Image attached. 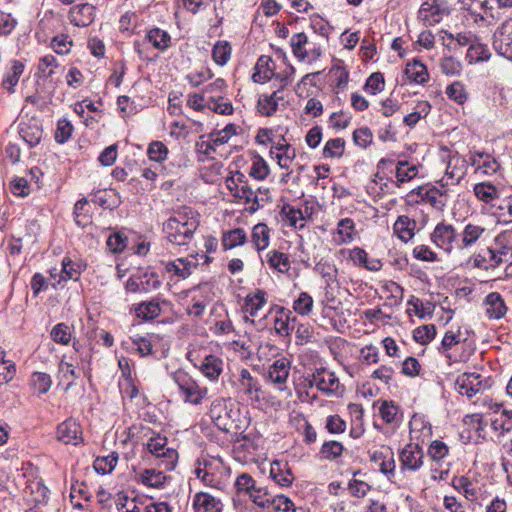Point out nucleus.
<instances>
[{"label":"nucleus","instance_id":"obj_1","mask_svg":"<svg viewBox=\"0 0 512 512\" xmlns=\"http://www.w3.org/2000/svg\"><path fill=\"white\" fill-rule=\"evenodd\" d=\"M199 226V219L195 212L184 209L174 213L164 224L163 231L169 242L176 245H185Z\"/></svg>","mask_w":512,"mask_h":512},{"label":"nucleus","instance_id":"obj_2","mask_svg":"<svg viewBox=\"0 0 512 512\" xmlns=\"http://www.w3.org/2000/svg\"><path fill=\"white\" fill-rule=\"evenodd\" d=\"M171 378L177 385L179 394L185 403L197 406L206 399L208 388L206 386H200L198 382L184 370L179 369L173 372Z\"/></svg>","mask_w":512,"mask_h":512},{"label":"nucleus","instance_id":"obj_3","mask_svg":"<svg viewBox=\"0 0 512 512\" xmlns=\"http://www.w3.org/2000/svg\"><path fill=\"white\" fill-rule=\"evenodd\" d=\"M430 240L437 248L449 255L458 249L459 233L452 224L441 221L431 232Z\"/></svg>","mask_w":512,"mask_h":512},{"label":"nucleus","instance_id":"obj_4","mask_svg":"<svg viewBox=\"0 0 512 512\" xmlns=\"http://www.w3.org/2000/svg\"><path fill=\"white\" fill-rule=\"evenodd\" d=\"M233 403L229 399L217 398L212 401L209 416L223 432H229L233 423Z\"/></svg>","mask_w":512,"mask_h":512},{"label":"nucleus","instance_id":"obj_5","mask_svg":"<svg viewBox=\"0 0 512 512\" xmlns=\"http://www.w3.org/2000/svg\"><path fill=\"white\" fill-rule=\"evenodd\" d=\"M450 14L449 6L445 0H425L418 11V19L425 26H434Z\"/></svg>","mask_w":512,"mask_h":512},{"label":"nucleus","instance_id":"obj_6","mask_svg":"<svg viewBox=\"0 0 512 512\" xmlns=\"http://www.w3.org/2000/svg\"><path fill=\"white\" fill-rule=\"evenodd\" d=\"M493 47L499 55L512 60V20L505 21L495 31Z\"/></svg>","mask_w":512,"mask_h":512},{"label":"nucleus","instance_id":"obj_7","mask_svg":"<svg viewBox=\"0 0 512 512\" xmlns=\"http://www.w3.org/2000/svg\"><path fill=\"white\" fill-rule=\"evenodd\" d=\"M455 386L459 394L471 398L483 391L486 388V383L480 374L462 373L457 377Z\"/></svg>","mask_w":512,"mask_h":512},{"label":"nucleus","instance_id":"obj_8","mask_svg":"<svg viewBox=\"0 0 512 512\" xmlns=\"http://www.w3.org/2000/svg\"><path fill=\"white\" fill-rule=\"evenodd\" d=\"M487 234L488 230L485 226L474 222L466 223L461 233H459L458 250H464L473 247L481 239H484Z\"/></svg>","mask_w":512,"mask_h":512},{"label":"nucleus","instance_id":"obj_9","mask_svg":"<svg viewBox=\"0 0 512 512\" xmlns=\"http://www.w3.org/2000/svg\"><path fill=\"white\" fill-rule=\"evenodd\" d=\"M401 470L417 471L423 465L424 451L418 443L407 444L400 452Z\"/></svg>","mask_w":512,"mask_h":512},{"label":"nucleus","instance_id":"obj_10","mask_svg":"<svg viewBox=\"0 0 512 512\" xmlns=\"http://www.w3.org/2000/svg\"><path fill=\"white\" fill-rule=\"evenodd\" d=\"M314 383L318 390L326 395H339L341 384L334 372L320 368L314 372Z\"/></svg>","mask_w":512,"mask_h":512},{"label":"nucleus","instance_id":"obj_11","mask_svg":"<svg viewBox=\"0 0 512 512\" xmlns=\"http://www.w3.org/2000/svg\"><path fill=\"white\" fill-rule=\"evenodd\" d=\"M502 263L503 258H501L490 247H488L484 251L474 253L468 260V264H470L473 268L485 271L495 269L499 267Z\"/></svg>","mask_w":512,"mask_h":512},{"label":"nucleus","instance_id":"obj_12","mask_svg":"<svg viewBox=\"0 0 512 512\" xmlns=\"http://www.w3.org/2000/svg\"><path fill=\"white\" fill-rule=\"evenodd\" d=\"M237 180L240 184V191L236 198L243 200L247 204H251L247 210L251 214L255 213L260 207H262L264 198L258 196L257 191L248 183L245 175H239Z\"/></svg>","mask_w":512,"mask_h":512},{"label":"nucleus","instance_id":"obj_13","mask_svg":"<svg viewBox=\"0 0 512 512\" xmlns=\"http://www.w3.org/2000/svg\"><path fill=\"white\" fill-rule=\"evenodd\" d=\"M291 362L285 358L275 360L268 369L269 380L283 390L290 374Z\"/></svg>","mask_w":512,"mask_h":512},{"label":"nucleus","instance_id":"obj_14","mask_svg":"<svg viewBox=\"0 0 512 512\" xmlns=\"http://www.w3.org/2000/svg\"><path fill=\"white\" fill-rule=\"evenodd\" d=\"M57 439L64 444L77 445L83 441L80 425L73 419H68L57 428Z\"/></svg>","mask_w":512,"mask_h":512},{"label":"nucleus","instance_id":"obj_15","mask_svg":"<svg viewBox=\"0 0 512 512\" xmlns=\"http://www.w3.org/2000/svg\"><path fill=\"white\" fill-rule=\"evenodd\" d=\"M95 17V7L92 4L84 3L73 6L69 11L70 22L77 27L89 26Z\"/></svg>","mask_w":512,"mask_h":512},{"label":"nucleus","instance_id":"obj_16","mask_svg":"<svg viewBox=\"0 0 512 512\" xmlns=\"http://www.w3.org/2000/svg\"><path fill=\"white\" fill-rule=\"evenodd\" d=\"M192 506L195 512H221L223 504L220 499L206 492L194 495Z\"/></svg>","mask_w":512,"mask_h":512},{"label":"nucleus","instance_id":"obj_17","mask_svg":"<svg viewBox=\"0 0 512 512\" xmlns=\"http://www.w3.org/2000/svg\"><path fill=\"white\" fill-rule=\"evenodd\" d=\"M238 388L240 393L247 395L251 400H259V392L261 391L259 381L245 368L240 371Z\"/></svg>","mask_w":512,"mask_h":512},{"label":"nucleus","instance_id":"obj_18","mask_svg":"<svg viewBox=\"0 0 512 512\" xmlns=\"http://www.w3.org/2000/svg\"><path fill=\"white\" fill-rule=\"evenodd\" d=\"M486 315L490 319H500L507 313L504 299L498 292L489 293L484 300Z\"/></svg>","mask_w":512,"mask_h":512},{"label":"nucleus","instance_id":"obj_19","mask_svg":"<svg viewBox=\"0 0 512 512\" xmlns=\"http://www.w3.org/2000/svg\"><path fill=\"white\" fill-rule=\"evenodd\" d=\"M270 477L281 487H288L293 482V474L285 461L275 460L270 465Z\"/></svg>","mask_w":512,"mask_h":512},{"label":"nucleus","instance_id":"obj_20","mask_svg":"<svg viewBox=\"0 0 512 512\" xmlns=\"http://www.w3.org/2000/svg\"><path fill=\"white\" fill-rule=\"evenodd\" d=\"M416 226L414 219L406 215H400L393 225V231L401 241L407 243L414 237Z\"/></svg>","mask_w":512,"mask_h":512},{"label":"nucleus","instance_id":"obj_21","mask_svg":"<svg viewBox=\"0 0 512 512\" xmlns=\"http://www.w3.org/2000/svg\"><path fill=\"white\" fill-rule=\"evenodd\" d=\"M19 135L30 147H34L40 143L43 130L36 121L29 120L20 123Z\"/></svg>","mask_w":512,"mask_h":512},{"label":"nucleus","instance_id":"obj_22","mask_svg":"<svg viewBox=\"0 0 512 512\" xmlns=\"http://www.w3.org/2000/svg\"><path fill=\"white\" fill-rule=\"evenodd\" d=\"M280 101H283L281 90L274 91L270 95L262 94L257 102L258 112L263 116H272L277 111Z\"/></svg>","mask_w":512,"mask_h":512},{"label":"nucleus","instance_id":"obj_23","mask_svg":"<svg viewBox=\"0 0 512 512\" xmlns=\"http://www.w3.org/2000/svg\"><path fill=\"white\" fill-rule=\"evenodd\" d=\"M85 265L81 262H74L69 257H64L62 260V270L59 273V280L53 286L60 285L62 282L68 280H78Z\"/></svg>","mask_w":512,"mask_h":512},{"label":"nucleus","instance_id":"obj_24","mask_svg":"<svg viewBox=\"0 0 512 512\" xmlns=\"http://www.w3.org/2000/svg\"><path fill=\"white\" fill-rule=\"evenodd\" d=\"M165 270L169 273H173L175 276L186 279L192 274L193 269L196 268L197 264L187 258H178L174 261L162 262Z\"/></svg>","mask_w":512,"mask_h":512},{"label":"nucleus","instance_id":"obj_25","mask_svg":"<svg viewBox=\"0 0 512 512\" xmlns=\"http://www.w3.org/2000/svg\"><path fill=\"white\" fill-rule=\"evenodd\" d=\"M36 69L40 77L53 82L54 75L57 74L59 69L63 70V67H61L58 59L54 55L47 54L39 59Z\"/></svg>","mask_w":512,"mask_h":512},{"label":"nucleus","instance_id":"obj_26","mask_svg":"<svg viewBox=\"0 0 512 512\" xmlns=\"http://www.w3.org/2000/svg\"><path fill=\"white\" fill-rule=\"evenodd\" d=\"M136 480L145 486L160 489L164 487L167 476L163 472L151 468L139 472L136 475Z\"/></svg>","mask_w":512,"mask_h":512},{"label":"nucleus","instance_id":"obj_27","mask_svg":"<svg viewBox=\"0 0 512 512\" xmlns=\"http://www.w3.org/2000/svg\"><path fill=\"white\" fill-rule=\"evenodd\" d=\"M152 435L149 437L147 442V448L149 452L156 457H169L174 458L176 451L173 449L166 448L167 439L160 434L151 432Z\"/></svg>","mask_w":512,"mask_h":512},{"label":"nucleus","instance_id":"obj_28","mask_svg":"<svg viewBox=\"0 0 512 512\" xmlns=\"http://www.w3.org/2000/svg\"><path fill=\"white\" fill-rule=\"evenodd\" d=\"M24 64L19 60H12L11 67L4 75L1 86L3 89L7 90L9 93L15 92V87L17 86L21 75L24 72Z\"/></svg>","mask_w":512,"mask_h":512},{"label":"nucleus","instance_id":"obj_29","mask_svg":"<svg viewBox=\"0 0 512 512\" xmlns=\"http://www.w3.org/2000/svg\"><path fill=\"white\" fill-rule=\"evenodd\" d=\"M421 200L437 210H442L447 204L446 192L441 191L436 187L429 189H421L419 191Z\"/></svg>","mask_w":512,"mask_h":512},{"label":"nucleus","instance_id":"obj_30","mask_svg":"<svg viewBox=\"0 0 512 512\" xmlns=\"http://www.w3.org/2000/svg\"><path fill=\"white\" fill-rule=\"evenodd\" d=\"M248 240L247 234L243 228H235L223 232L221 244L223 250H231L244 245Z\"/></svg>","mask_w":512,"mask_h":512},{"label":"nucleus","instance_id":"obj_31","mask_svg":"<svg viewBox=\"0 0 512 512\" xmlns=\"http://www.w3.org/2000/svg\"><path fill=\"white\" fill-rule=\"evenodd\" d=\"M404 73L411 82L416 84H424L429 79L426 66L417 59L407 63Z\"/></svg>","mask_w":512,"mask_h":512},{"label":"nucleus","instance_id":"obj_32","mask_svg":"<svg viewBox=\"0 0 512 512\" xmlns=\"http://www.w3.org/2000/svg\"><path fill=\"white\" fill-rule=\"evenodd\" d=\"M270 228L265 223H258L252 228L251 242L257 251L265 250L270 244Z\"/></svg>","mask_w":512,"mask_h":512},{"label":"nucleus","instance_id":"obj_33","mask_svg":"<svg viewBox=\"0 0 512 512\" xmlns=\"http://www.w3.org/2000/svg\"><path fill=\"white\" fill-rule=\"evenodd\" d=\"M222 366L223 362L220 358L214 355H208L203 359L200 365V371L210 381H216L222 373Z\"/></svg>","mask_w":512,"mask_h":512},{"label":"nucleus","instance_id":"obj_34","mask_svg":"<svg viewBox=\"0 0 512 512\" xmlns=\"http://www.w3.org/2000/svg\"><path fill=\"white\" fill-rule=\"evenodd\" d=\"M266 293L263 290H256L245 298L244 310L250 316L255 317L259 311L266 305Z\"/></svg>","mask_w":512,"mask_h":512},{"label":"nucleus","instance_id":"obj_35","mask_svg":"<svg viewBox=\"0 0 512 512\" xmlns=\"http://www.w3.org/2000/svg\"><path fill=\"white\" fill-rule=\"evenodd\" d=\"M266 262L271 269L280 273H287L291 266L289 256L277 250H271L266 254Z\"/></svg>","mask_w":512,"mask_h":512},{"label":"nucleus","instance_id":"obj_36","mask_svg":"<svg viewBox=\"0 0 512 512\" xmlns=\"http://www.w3.org/2000/svg\"><path fill=\"white\" fill-rule=\"evenodd\" d=\"M377 403L380 404L378 408L379 415L386 424H394L400 422V410L393 401L382 400L378 401Z\"/></svg>","mask_w":512,"mask_h":512},{"label":"nucleus","instance_id":"obj_37","mask_svg":"<svg viewBox=\"0 0 512 512\" xmlns=\"http://www.w3.org/2000/svg\"><path fill=\"white\" fill-rule=\"evenodd\" d=\"M474 195L481 202L491 203L499 197V191L496 186L490 182L477 183L473 187Z\"/></svg>","mask_w":512,"mask_h":512},{"label":"nucleus","instance_id":"obj_38","mask_svg":"<svg viewBox=\"0 0 512 512\" xmlns=\"http://www.w3.org/2000/svg\"><path fill=\"white\" fill-rule=\"evenodd\" d=\"M77 377L78 376L76 375L72 364L65 361H61L59 363L57 375L58 385H63L64 391H68L70 389Z\"/></svg>","mask_w":512,"mask_h":512},{"label":"nucleus","instance_id":"obj_39","mask_svg":"<svg viewBox=\"0 0 512 512\" xmlns=\"http://www.w3.org/2000/svg\"><path fill=\"white\" fill-rule=\"evenodd\" d=\"M135 313L137 318L149 321L155 319L161 314V307L159 302L154 300L142 302L136 307Z\"/></svg>","mask_w":512,"mask_h":512},{"label":"nucleus","instance_id":"obj_40","mask_svg":"<svg viewBox=\"0 0 512 512\" xmlns=\"http://www.w3.org/2000/svg\"><path fill=\"white\" fill-rule=\"evenodd\" d=\"M206 105L210 110L221 115H230L234 111L231 101L221 95H211Z\"/></svg>","mask_w":512,"mask_h":512},{"label":"nucleus","instance_id":"obj_41","mask_svg":"<svg viewBox=\"0 0 512 512\" xmlns=\"http://www.w3.org/2000/svg\"><path fill=\"white\" fill-rule=\"evenodd\" d=\"M501 258L512 252V231H503L494 238V246L490 247Z\"/></svg>","mask_w":512,"mask_h":512},{"label":"nucleus","instance_id":"obj_42","mask_svg":"<svg viewBox=\"0 0 512 512\" xmlns=\"http://www.w3.org/2000/svg\"><path fill=\"white\" fill-rule=\"evenodd\" d=\"M146 39L153 45L155 49L161 51L166 50L170 46L171 42V37L168 32L159 28L151 29L147 33Z\"/></svg>","mask_w":512,"mask_h":512},{"label":"nucleus","instance_id":"obj_43","mask_svg":"<svg viewBox=\"0 0 512 512\" xmlns=\"http://www.w3.org/2000/svg\"><path fill=\"white\" fill-rule=\"evenodd\" d=\"M281 214L285 217L288 224L295 229H303L305 227V217L301 209L290 205H284Z\"/></svg>","mask_w":512,"mask_h":512},{"label":"nucleus","instance_id":"obj_44","mask_svg":"<svg viewBox=\"0 0 512 512\" xmlns=\"http://www.w3.org/2000/svg\"><path fill=\"white\" fill-rule=\"evenodd\" d=\"M271 59L262 56L258 59L256 64V71L252 75V79L256 83H265L273 76V69L269 66Z\"/></svg>","mask_w":512,"mask_h":512},{"label":"nucleus","instance_id":"obj_45","mask_svg":"<svg viewBox=\"0 0 512 512\" xmlns=\"http://www.w3.org/2000/svg\"><path fill=\"white\" fill-rule=\"evenodd\" d=\"M454 487L461 493L468 501H476L478 499L479 491L475 484L465 476L459 477L454 484Z\"/></svg>","mask_w":512,"mask_h":512},{"label":"nucleus","instance_id":"obj_46","mask_svg":"<svg viewBox=\"0 0 512 512\" xmlns=\"http://www.w3.org/2000/svg\"><path fill=\"white\" fill-rule=\"evenodd\" d=\"M464 8L471 12V14L479 16L482 20L486 17L494 18L493 6H489L487 0H472L471 4L464 3Z\"/></svg>","mask_w":512,"mask_h":512},{"label":"nucleus","instance_id":"obj_47","mask_svg":"<svg viewBox=\"0 0 512 512\" xmlns=\"http://www.w3.org/2000/svg\"><path fill=\"white\" fill-rule=\"evenodd\" d=\"M117 462L118 455L113 452L108 456L97 457L93 463V468L98 474H109L115 468Z\"/></svg>","mask_w":512,"mask_h":512},{"label":"nucleus","instance_id":"obj_48","mask_svg":"<svg viewBox=\"0 0 512 512\" xmlns=\"http://www.w3.org/2000/svg\"><path fill=\"white\" fill-rule=\"evenodd\" d=\"M430 109L431 106L427 101L419 102L415 110L404 117V124L409 127H414L421 118L426 117L430 113Z\"/></svg>","mask_w":512,"mask_h":512},{"label":"nucleus","instance_id":"obj_49","mask_svg":"<svg viewBox=\"0 0 512 512\" xmlns=\"http://www.w3.org/2000/svg\"><path fill=\"white\" fill-rule=\"evenodd\" d=\"M15 374V363L11 360H5V351L0 347V385L11 381Z\"/></svg>","mask_w":512,"mask_h":512},{"label":"nucleus","instance_id":"obj_50","mask_svg":"<svg viewBox=\"0 0 512 512\" xmlns=\"http://www.w3.org/2000/svg\"><path fill=\"white\" fill-rule=\"evenodd\" d=\"M273 495L267 487L256 486L254 491L249 494L251 501L260 508H270Z\"/></svg>","mask_w":512,"mask_h":512},{"label":"nucleus","instance_id":"obj_51","mask_svg":"<svg viewBox=\"0 0 512 512\" xmlns=\"http://www.w3.org/2000/svg\"><path fill=\"white\" fill-rule=\"evenodd\" d=\"M337 234L342 243H350L355 237V224L351 218H343L337 224Z\"/></svg>","mask_w":512,"mask_h":512},{"label":"nucleus","instance_id":"obj_52","mask_svg":"<svg viewBox=\"0 0 512 512\" xmlns=\"http://www.w3.org/2000/svg\"><path fill=\"white\" fill-rule=\"evenodd\" d=\"M52 385L51 376L44 372H34L31 376V386L38 394H45Z\"/></svg>","mask_w":512,"mask_h":512},{"label":"nucleus","instance_id":"obj_53","mask_svg":"<svg viewBox=\"0 0 512 512\" xmlns=\"http://www.w3.org/2000/svg\"><path fill=\"white\" fill-rule=\"evenodd\" d=\"M418 174V169L415 165H409L407 161H400L396 168L397 183L402 184L415 178Z\"/></svg>","mask_w":512,"mask_h":512},{"label":"nucleus","instance_id":"obj_54","mask_svg":"<svg viewBox=\"0 0 512 512\" xmlns=\"http://www.w3.org/2000/svg\"><path fill=\"white\" fill-rule=\"evenodd\" d=\"M345 149V141L342 138L330 139L323 148L324 158H339L343 155Z\"/></svg>","mask_w":512,"mask_h":512},{"label":"nucleus","instance_id":"obj_55","mask_svg":"<svg viewBox=\"0 0 512 512\" xmlns=\"http://www.w3.org/2000/svg\"><path fill=\"white\" fill-rule=\"evenodd\" d=\"M436 336V327L433 324L419 326L413 331V339L421 344L426 345Z\"/></svg>","mask_w":512,"mask_h":512},{"label":"nucleus","instance_id":"obj_56","mask_svg":"<svg viewBox=\"0 0 512 512\" xmlns=\"http://www.w3.org/2000/svg\"><path fill=\"white\" fill-rule=\"evenodd\" d=\"M213 60L220 66L225 65L231 57V46L226 41L217 42L212 51Z\"/></svg>","mask_w":512,"mask_h":512},{"label":"nucleus","instance_id":"obj_57","mask_svg":"<svg viewBox=\"0 0 512 512\" xmlns=\"http://www.w3.org/2000/svg\"><path fill=\"white\" fill-rule=\"evenodd\" d=\"M313 304L312 296L307 292H301L293 303V309L297 314L307 316L311 313Z\"/></svg>","mask_w":512,"mask_h":512},{"label":"nucleus","instance_id":"obj_58","mask_svg":"<svg viewBox=\"0 0 512 512\" xmlns=\"http://www.w3.org/2000/svg\"><path fill=\"white\" fill-rule=\"evenodd\" d=\"M269 171L267 162L260 155H254L249 175L256 180H264Z\"/></svg>","mask_w":512,"mask_h":512},{"label":"nucleus","instance_id":"obj_59","mask_svg":"<svg viewBox=\"0 0 512 512\" xmlns=\"http://www.w3.org/2000/svg\"><path fill=\"white\" fill-rule=\"evenodd\" d=\"M167 146L161 141H153L149 144L147 155L151 161L161 163L166 160L168 155Z\"/></svg>","mask_w":512,"mask_h":512},{"label":"nucleus","instance_id":"obj_60","mask_svg":"<svg viewBox=\"0 0 512 512\" xmlns=\"http://www.w3.org/2000/svg\"><path fill=\"white\" fill-rule=\"evenodd\" d=\"M50 336L54 342L67 345L71 340V331L65 323H58L52 328Z\"/></svg>","mask_w":512,"mask_h":512},{"label":"nucleus","instance_id":"obj_61","mask_svg":"<svg viewBox=\"0 0 512 512\" xmlns=\"http://www.w3.org/2000/svg\"><path fill=\"white\" fill-rule=\"evenodd\" d=\"M236 134V125L228 124L226 127L217 132L215 138L207 145V148L215 149L216 146L223 145L229 141L231 136Z\"/></svg>","mask_w":512,"mask_h":512},{"label":"nucleus","instance_id":"obj_62","mask_svg":"<svg viewBox=\"0 0 512 512\" xmlns=\"http://www.w3.org/2000/svg\"><path fill=\"white\" fill-rule=\"evenodd\" d=\"M235 445H236L237 449L243 450L250 454L255 453L258 448L255 437H253L251 434H244V433H240L236 437Z\"/></svg>","mask_w":512,"mask_h":512},{"label":"nucleus","instance_id":"obj_63","mask_svg":"<svg viewBox=\"0 0 512 512\" xmlns=\"http://www.w3.org/2000/svg\"><path fill=\"white\" fill-rule=\"evenodd\" d=\"M446 94L457 104H463L467 100V93L465 91L464 85L459 81L450 84L446 88Z\"/></svg>","mask_w":512,"mask_h":512},{"label":"nucleus","instance_id":"obj_64","mask_svg":"<svg viewBox=\"0 0 512 512\" xmlns=\"http://www.w3.org/2000/svg\"><path fill=\"white\" fill-rule=\"evenodd\" d=\"M275 512H295L294 503L284 495H275L271 499V506Z\"/></svg>","mask_w":512,"mask_h":512}]
</instances>
